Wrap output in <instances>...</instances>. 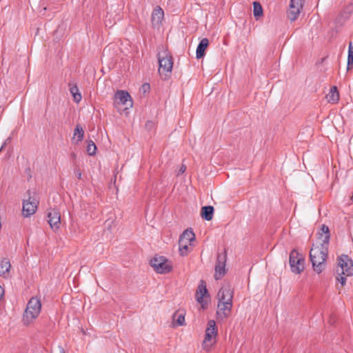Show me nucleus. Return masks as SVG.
I'll list each match as a JSON object with an SVG mask.
<instances>
[{"label":"nucleus","mask_w":353,"mask_h":353,"mask_svg":"<svg viewBox=\"0 0 353 353\" xmlns=\"http://www.w3.org/2000/svg\"><path fill=\"white\" fill-rule=\"evenodd\" d=\"M150 265L159 274H168L172 270V263L163 256H156L150 261Z\"/></svg>","instance_id":"7"},{"label":"nucleus","mask_w":353,"mask_h":353,"mask_svg":"<svg viewBox=\"0 0 353 353\" xmlns=\"http://www.w3.org/2000/svg\"><path fill=\"white\" fill-rule=\"evenodd\" d=\"M303 0H290L288 17L291 21L296 20L303 8Z\"/></svg>","instance_id":"11"},{"label":"nucleus","mask_w":353,"mask_h":353,"mask_svg":"<svg viewBox=\"0 0 353 353\" xmlns=\"http://www.w3.org/2000/svg\"><path fill=\"white\" fill-rule=\"evenodd\" d=\"M329 103H335L339 99V94L336 86L331 88L330 92L326 96Z\"/></svg>","instance_id":"20"},{"label":"nucleus","mask_w":353,"mask_h":353,"mask_svg":"<svg viewBox=\"0 0 353 353\" xmlns=\"http://www.w3.org/2000/svg\"><path fill=\"white\" fill-rule=\"evenodd\" d=\"M70 92L73 97V100L76 103L80 102L82 99L81 94L79 92V88L76 84L69 83Z\"/></svg>","instance_id":"19"},{"label":"nucleus","mask_w":353,"mask_h":353,"mask_svg":"<svg viewBox=\"0 0 353 353\" xmlns=\"http://www.w3.org/2000/svg\"><path fill=\"white\" fill-rule=\"evenodd\" d=\"M77 176L79 179H81V172H77Z\"/></svg>","instance_id":"32"},{"label":"nucleus","mask_w":353,"mask_h":353,"mask_svg":"<svg viewBox=\"0 0 353 353\" xmlns=\"http://www.w3.org/2000/svg\"><path fill=\"white\" fill-rule=\"evenodd\" d=\"M83 136H84V131H83V128L79 125H77L74 129L73 139H77V141L80 142L83 140Z\"/></svg>","instance_id":"22"},{"label":"nucleus","mask_w":353,"mask_h":353,"mask_svg":"<svg viewBox=\"0 0 353 353\" xmlns=\"http://www.w3.org/2000/svg\"><path fill=\"white\" fill-rule=\"evenodd\" d=\"M58 353H65L64 349L61 346L58 347Z\"/></svg>","instance_id":"29"},{"label":"nucleus","mask_w":353,"mask_h":353,"mask_svg":"<svg viewBox=\"0 0 353 353\" xmlns=\"http://www.w3.org/2000/svg\"><path fill=\"white\" fill-rule=\"evenodd\" d=\"M348 54H353V45L352 43H350L349 44Z\"/></svg>","instance_id":"28"},{"label":"nucleus","mask_w":353,"mask_h":353,"mask_svg":"<svg viewBox=\"0 0 353 353\" xmlns=\"http://www.w3.org/2000/svg\"><path fill=\"white\" fill-rule=\"evenodd\" d=\"M149 88H150V85L148 83H145L143 85V89L145 92L146 91V90H148Z\"/></svg>","instance_id":"30"},{"label":"nucleus","mask_w":353,"mask_h":353,"mask_svg":"<svg viewBox=\"0 0 353 353\" xmlns=\"http://www.w3.org/2000/svg\"><path fill=\"white\" fill-rule=\"evenodd\" d=\"M97 146L93 141H90L87 147V152L89 155H94L96 153Z\"/></svg>","instance_id":"26"},{"label":"nucleus","mask_w":353,"mask_h":353,"mask_svg":"<svg viewBox=\"0 0 353 353\" xmlns=\"http://www.w3.org/2000/svg\"><path fill=\"white\" fill-rule=\"evenodd\" d=\"M174 318V323L176 326H181L185 323V316L183 314H175L173 316Z\"/></svg>","instance_id":"25"},{"label":"nucleus","mask_w":353,"mask_h":353,"mask_svg":"<svg viewBox=\"0 0 353 353\" xmlns=\"http://www.w3.org/2000/svg\"><path fill=\"white\" fill-rule=\"evenodd\" d=\"M195 239V234L192 229L185 230L179 237L181 242H186L191 243Z\"/></svg>","instance_id":"17"},{"label":"nucleus","mask_w":353,"mask_h":353,"mask_svg":"<svg viewBox=\"0 0 353 353\" xmlns=\"http://www.w3.org/2000/svg\"><path fill=\"white\" fill-rule=\"evenodd\" d=\"M179 252L181 256L186 255L189 252V247L191 245L190 243L186 242H181L179 241Z\"/></svg>","instance_id":"24"},{"label":"nucleus","mask_w":353,"mask_h":353,"mask_svg":"<svg viewBox=\"0 0 353 353\" xmlns=\"http://www.w3.org/2000/svg\"><path fill=\"white\" fill-rule=\"evenodd\" d=\"M353 67V54H348L347 56V70H350Z\"/></svg>","instance_id":"27"},{"label":"nucleus","mask_w":353,"mask_h":353,"mask_svg":"<svg viewBox=\"0 0 353 353\" xmlns=\"http://www.w3.org/2000/svg\"><path fill=\"white\" fill-rule=\"evenodd\" d=\"M209 45V41L207 38H203L201 39L200 43H199L196 51V57L197 59H201L205 55V51Z\"/></svg>","instance_id":"16"},{"label":"nucleus","mask_w":353,"mask_h":353,"mask_svg":"<svg viewBox=\"0 0 353 353\" xmlns=\"http://www.w3.org/2000/svg\"><path fill=\"white\" fill-rule=\"evenodd\" d=\"M304 258L296 250L291 251L290 254L289 263L291 271L294 274H300L304 270Z\"/></svg>","instance_id":"9"},{"label":"nucleus","mask_w":353,"mask_h":353,"mask_svg":"<svg viewBox=\"0 0 353 353\" xmlns=\"http://www.w3.org/2000/svg\"><path fill=\"white\" fill-rule=\"evenodd\" d=\"M234 292L230 284H224L217 294L216 318L223 321L230 315L232 307Z\"/></svg>","instance_id":"2"},{"label":"nucleus","mask_w":353,"mask_h":353,"mask_svg":"<svg viewBox=\"0 0 353 353\" xmlns=\"http://www.w3.org/2000/svg\"><path fill=\"white\" fill-rule=\"evenodd\" d=\"M48 223L53 230H57L60 227L61 215L60 212L56 209L50 210L48 213Z\"/></svg>","instance_id":"13"},{"label":"nucleus","mask_w":353,"mask_h":353,"mask_svg":"<svg viewBox=\"0 0 353 353\" xmlns=\"http://www.w3.org/2000/svg\"><path fill=\"white\" fill-rule=\"evenodd\" d=\"M72 157L75 158L76 155L74 154H72Z\"/></svg>","instance_id":"33"},{"label":"nucleus","mask_w":353,"mask_h":353,"mask_svg":"<svg viewBox=\"0 0 353 353\" xmlns=\"http://www.w3.org/2000/svg\"><path fill=\"white\" fill-rule=\"evenodd\" d=\"M133 103L129 93L124 90H118L114 97V105L121 112L132 107Z\"/></svg>","instance_id":"6"},{"label":"nucleus","mask_w":353,"mask_h":353,"mask_svg":"<svg viewBox=\"0 0 353 353\" xmlns=\"http://www.w3.org/2000/svg\"><path fill=\"white\" fill-rule=\"evenodd\" d=\"M41 310V301L37 297H32L26 306L23 316V323L26 325L32 323L39 315Z\"/></svg>","instance_id":"4"},{"label":"nucleus","mask_w":353,"mask_h":353,"mask_svg":"<svg viewBox=\"0 0 353 353\" xmlns=\"http://www.w3.org/2000/svg\"><path fill=\"white\" fill-rule=\"evenodd\" d=\"M201 217L206 221H211L213 218L214 208L212 206H204L201 208Z\"/></svg>","instance_id":"21"},{"label":"nucleus","mask_w":353,"mask_h":353,"mask_svg":"<svg viewBox=\"0 0 353 353\" xmlns=\"http://www.w3.org/2000/svg\"><path fill=\"white\" fill-rule=\"evenodd\" d=\"M158 62L160 74L170 73L173 68V61L171 54L168 49L162 46L158 52Z\"/></svg>","instance_id":"5"},{"label":"nucleus","mask_w":353,"mask_h":353,"mask_svg":"<svg viewBox=\"0 0 353 353\" xmlns=\"http://www.w3.org/2000/svg\"><path fill=\"white\" fill-rule=\"evenodd\" d=\"M11 265L8 259H3L0 261V276L6 277L10 272Z\"/></svg>","instance_id":"18"},{"label":"nucleus","mask_w":353,"mask_h":353,"mask_svg":"<svg viewBox=\"0 0 353 353\" xmlns=\"http://www.w3.org/2000/svg\"><path fill=\"white\" fill-rule=\"evenodd\" d=\"M336 274V280L341 286L345 285L347 276L353 275V261L347 255L343 254L339 257Z\"/></svg>","instance_id":"3"},{"label":"nucleus","mask_w":353,"mask_h":353,"mask_svg":"<svg viewBox=\"0 0 353 353\" xmlns=\"http://www.w3.org/2000/svg\"><path fill=\"white\" fill-rule=\"evenodd\" d=\"M185 170V167L184 165L181 166L180 168V172L183 173Z\"/></svg>","instance_id":"31"},{"label":"nucleus","mask_w":353,"mask_h":353,"mask_svg":"<svg viewBox=\"0 0 353 353\" xmlns=\"http://www.w3.org/2000/svg\"><path fill=\"white\" fill-rule=\"evenodd\" d=\"M164 17L163 10L160 8H156L152 13V23L155 28L159 27Z\"/></svg>","instance_id":"15"},{"label":"nucleus","mask_w":353,"mask_h":353,"mask_svg":"<svg viewBox=\"0 0 353 353\" xmlns=\"http://www.w3.org/2000/svg\"><path fill=\"white\" fill-rule=\"evenodd\" d=\"M330 239L329 228L325 225H322L318 232L317 241L312 245L310 252V259L314 270L318 274L321 273L325 268Z\"/></svg>","instance_id":"1"},{"label":"nucleus","mask_w":353,"mask_h":353,"mask_svg":"<svg viewBox=\"0 0 353 353\" xmlns=\"http://www.w3.org/2000/svg\"><path fill=\"white\" fill-rule=\"evenodd\" d=\"M217 336V329L216 323L214 320H210L208 323V326L205 330V339L203 342V348L207 351L210 350L211 347L216 342V337Z\"/></svg>","instance_id":"8"},{"label":"nucleus","mask_w":353,"mask_h":353,"mask_svg":"<svg viewBox=\"0 0 353 353\" xmlns=\"http://www.w3.org/2000/svg\"><path fill=\"white\" fill-rule=\"evenodd\" d=\"M206 295H208V290L205 284L203 281H201V283L196 292V299L197 302L201 305L203 308L205 307V305L207 304V302L204 300V297Z\"/></svg>","instance_id":"14"},{"label":"nucleus","mask_w":353,"mask_h":353,"mask_svg":"<svg viewBox=\"0 0 353 353\" xmlns=\"http://www.w3.org/2000/svg\"><path fill=\"white\" fill-rule=\"evenodd\" d=\"M253 14H254V17H256V19H258L259 17H260L263 15L262 6L257 1H254L253 3Z\"/></svg>","instance_id":"23"},{"label":"nucleus","mask_w":353,"mask_h":353,"mask_svg":"<svg viewBox=\"0 0 353 353\" xmlns=\"http://www.w3.org/2000/svg\"><path fill=\"white\" fill-rule=\"evenodd\" d=\"M38 201L35 199L29 197L28 199L23 200V215L28 217L35 213L37 209Z\"/></svg>","instance_id":"12"},{"label":"nucleus","mask_w":353,"mask_h":353,"mask_svg":"<svg viewBox=\"0 0 353 353\" xmlns=\"http://www.w3.org/2000/svg\"><path fill=\"white\" fill-rule=\"evenodd\" d=\"M227 255L225 252L223 254H219L217 256V261L215 266L214 279L216 280L221 279L225 274V263Z\"/></svg>","instance_id":"10"},{"label":"nucleus","mask_w":353,"mask_h":353,"mask_svg":"<svg viewBox=\"0 0 353 353\" xmlns=\"http://www.w3.org/2000/svg\"><path fill=\"white\" fill-rule=\"evenodd\" d=\"M2 148H3V146H2V147H1V148L0 149V151L2 150Z\"/></svg>","instance_id":"34"}]
</instances>
